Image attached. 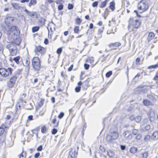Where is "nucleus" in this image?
<instances>
[{"instance_id":"1","label":"nucleus","mask_w":158,"mask_h":158,"mask_svg":"<svg viewBox=\"0 0 158 158\" xmlns=\"http://www.w3.org/2000/svg\"><path fill=\"white\" fill-rule=\"evenodd\" d=\"M19 33L20 31L18 28L16 26H13L8 32V38L10 41H12V40L15 38V36L19 35Z\"/></svg>"},{"instance_id":"2","label":"nucleus","mask_w":158,"mask_h":158,"mask_svg":"<svg viewBox=\"0 0 158 158\" xmlns=\"http://www.w3.org/2000/svg\"><path fill=\"white\" fill-rule=\"evenodd\" d=\"M140 23L139 20H133V18H131L129 21V24L128 26L129 30H134V28H138L140 25Z\"/></svg>"},{"instance_id":"3","label":"nucleus","mask_w":158,"mask_h":158,"mask_svg":"<svg viewBox=\"0 0 158 158\" xmlns=\"http://www.w3.org/2000/svg\"><path fill=\"white\" fill-rule=\"evenodd\" d=\"M32 65L34 70L38 73L40 70L41 66L40 59L38 57H35L32 59Z\"/></svg>"},{"instance_id":"4","label":"nucleus","mask_w":158,"mask_h":158,"mask_svg":"<svg viewBox=\"0 0 158 158\" xmlns=\"http://www.w3.org/2000/svg\"><path fill=\"white\" fill-rule=\"evenodd\" d=\"M6 48L9 50L10 55L15 56L17 53V48L16 46L12 43L8 44L6 46Z\"/></svg>"},{"instance_id":"5","label":"nucleus","mask_w":158,"mask_h":158,"mask_svg":"<svg viewBox=\"0 0 158 158\" xmlns=\"http://www.w3.org/2000/svg\"><path fill=\"white\" fill-rule=\"evenodd\" d=\"M13 69L11 68L7 69L0 68V74L4 77H6L10 74L11 75Z\"/></svg>"},{"instance_id":"6","label":"nucleus","mask_w":158,"mask_h":158,"mask_svg":"<svg viewBox=\"0 0 158 158\" xmlns=\"http://www.w3.org/2000/svg\"><path fill=\"white\" fill-rule=\"evenodd\" d=\"M78 149H71L69 151L68 158H77L78 154Z\"/></svg>"},{"instance_id":"7","label":"nucleus","mask_w":158,"mask_h":158,"mask_svg":"<svg viewBox=\"0 0 158 158\" xmlns=\"http://www.w3.org/2000/svg\"><path fill=\"white\" fill-rule=\"evenodd\" d=\"M34 52L36 54L39 55L41 53V55H42L45 53L46 50L44 48L39 46L35 47Z\"/></svg>"},{"instance_id":"8","label":"nucleus","mask_w":158,"mask_h":158,"mask_svg":"<svg viewBox=\"0 0 158 158\" xmlns=\"http://www.w3.org/2000/svg\"><path fill=\"white\" fill-rule=\"evenodd\" d=\"M17 77L15 76H12L10 79L9 81L7 82V86L9 88H12L14 85Z\"/></svg>"},{"instance_id":"9","label":"nucleus","mask_w":158,"mask_h":158,"mask_svg":"<svg viewBox=\"0 0 158 158\" xmlns=\"http://www.w3.org/2000/svg\"><path fill=\"white\" fill-rule=\"evenodd\" d=\"M110 136L114 140L116 139L118 137V132L116 131V130L111 128L110 130Z\"/></svg>"},{"instance_id":"10","label":"nucleus","mask_w":158,"mask_h":158,"mask_svg":"<svg viewBox=\"0 0 158 158\" xmlns=\"http://www.w3.org/2000/svg\"><path fill=\"white\" fill-rule=\"evenodd\" d=\"M148 116L150 121L152 122H153L155 119V114L154 111L152 109H150L148 112Z\"/></svg>"},{"instance_id":"11","label":"nucleus","mask_w":158,"mask_h":158,"mask_svg":"<svg viewBox=\"0 0 158 158\" xmlns=\"http://www.w3.org/2000/svg\"><path fill=\"white\" fill-rule=\"evenodd\" d=\"M123 135L126 139H131L132 137V135L129 131H127L124 132L123 133Z\"/></svg>"},{"instance_id":"12","label":"nucleus","mask_w":158,"mask_h":158,"mask_svg":"<svg viewBox=\"0 0 158 158\" xmlns=\"http://www.w3.org/2000/svg\"><path fill=\"white\" fill-rule=\"evenodd\" d=\"M140 5H141L143 11H144L147 10L148 8V6L145 3L142 1H141L138 5L139 6Z\"/></svg>"},{"instance_id":"13","label":"nucleus","mask_w":158,"mask_h":158,"mask_svg":"<svg viewBox=\"0 0 158 158\" xmlns=\"http://www.w3.org/2000/svg\"><path fill=\"white\" fill-rule=\"evenodd\" d=\"M13 20V17L9 16H6L4 19L5 22L6 24H10Z\"/></svg>"},{"instance_id":"14","label":"nucleus","mask_w":158,"mask_h":158,"mask_svg":"<svg viewBox=\"0 0 158 158\" xmlns=\"http://www.w3.org/2000/svg\"><path fill=\"white\" fill-rule=\"evenodd\" d=\"M121 45L120 43L119 42H115L114 43H110L108 45V46L110 47H119Z\"/></svg>"},{"instance_id":"15","label":"nucleus","mask_w":158,"mask_h":158,"mask_svg":"<svg viewBox=\"0 0 158 158\" xmlns=\"http://www.w3.org/2000/svg\"><path fill=\"white\" fill-rule=\"evenodd\" d=\"M12 41H13L12 43L13 44L19 46L21 42V40L20 39L14 38V40H12L11 42Z\"/></svg>"},{"instance_id":"16","label":"nucleus","mask_w":158,"mask_h":158,"mask_svg":"<svg viewBox=\"0 0 158 158\" xmlns=\"http://www.w3.org/2000/svg\"><path fill=\"white\" fill-rule=\"evenodd\" d=\"M107 154L110 157H113L115 155L114 152L111 149H108L107 151Z\"/></svg>"},{"instance_id":"17","label":"nucleus","mask_w":158,"mask_h":158,"mask_svg":"<svg viewBox=\"0 0 158 158\" xmlns=\"http://www.w3.org/2000/svg\"><path fill=\"white\" fill-rule=\"evenodd\" d=\"M155 35L152 32H150L149 33L148 37V42L152 40L154 37Z\"/></svg>"},{"instance_id":"18","label":"nucleus","mask_w":158,"mask_h":158,"mask_svg":"<svg viewBox=\"0 0 158 158\" xmlns=\"http://www.w3.org/2000/svg\"><path fill=\"white\" fill-rule=\"evenodd\" d=\"M152 138L154 140H156L158 139V131H155L152 134Z\"/></svg>"},{"instance_id":"19","label":"nucleus","mask_w":158,"mask_h":158,"mask_svg":"<svg viewBox=\"0 0 158 158\" xmlns=\"http://www.w3.org/2000/svg\"><path fill=\"white\" fill-rule=\"evenodd\" d=\"M24 11L26 13L31 17H32L35 15V12H30L27 9H25Z\"/></svg>"},{"instance_id":"20","label":"nucleus","mask_w":158,"mask_h":158,"mask_svg":"<svg viewBox=\"0 0 158 158\" xmlns=\"http://www.w3.org/2000/svg\"><path fill=\"white\" fill-rule=\"evenodd\" d=\"M115 3L114 1H112L110 3L109 8L112 11H113L115 9Z\"/></svg>"},{"instance_id":"21","label":"nucleus","mask_w":158,"mask_h":158,"mask_svg":"<svg viewBox=\"0 0 158 158\" xmlns=\"http://www.w3.org/2000/svg\"><path fill=\"white\" fill-rule=\"evenodd\" d=\"M95 101H92L91 99H89L88 100V102L86 104L89 107L93 105V104L95 102Z\"/></svg>"},{"instance_id":"22","label":"nucleus","mask_w":158,"mask_h":158,"mask_svg":"<svg viewBox=\"0 0 158 158\" xmlns=\"http://www.w3.org/2000/svg\"><path fill=\"white\" fill-rule=\"evenodd\" d=\"M106 139L107 141L109 143H111L114 140V139H112V138L110 135H107Z\"/></svg>"},{"instance_id":"23","label":"nucleus","mask_w":158,"mask_h":158,"mask_svg":"<svg viewBox=\"0 0 158 158\" xmlns=\"http://www.w3.org/2000/svg\"><path fill=\"white\" fill-rule=\"evenodd\" d=\"M143 103L144 105L146 106H149L150 105L151 102L150 101L145 99L143 101Z\"/></svg>"},{"instance_id":"24","label":"nucleus","mask_w":158,"mask_h":158,"mask_svg":"<svg viewBox=\"0 0 158 158\" xmlns=\"http://www.w3.org/2000/svg\"><path fill=\"white\" fill-rule=\"evenodd\" d=\"M25 62L24 64H23L24 66L26 67H28L30 64V61L29 58H28L26 59L25 60Z\"/></svg>"},{"instance_id":"25","label":"nucleus","mask_w":158,"mask_h":158,"mask_svg":"<svg viewBox=\"0 0 158 158\" xmlns=\"http://www.w3.org/2000/svg\"><path fill=\"white\" fill-rule=\"evenodd\" d=\"M20 59V57L19 56H17L14 58L13 60L17 64H19Z\"/></svg>"},{"instance_id":"26","label":"nucleus","mask_w":158,"mask_h":158,"mask_svg":"<svg viewBox=\"0 0 158 158\" xmlns=\"http://www.w3.org/2000/svg\"><path fill=\"white\" fill-rule=\"evenodd\" d=\"M40 29L39 26H35L32 27V32H35L38 31Z\"/></svg>"},{"instance_id":"27","label":"nucleus","mask_w":158,"mask_h":158,"mask_svg":"<svg viewBox=\"0 0 158 158\" xmlns=\"http://www.w3.org/2000/svg\"><path fill=\"white\" fill-rule=\"evenodd\" d=\"M107 0H105V1L102 2L101 4V5L100 6V7L101 8H102L105 7L107 4Z\"/></svg>"},{"instance_id":"28","label":"nucleus","mask_w":158,"mask_h":158,"mask_svg":"<svg viewBox=\"0 0 158 158\" xmlns=\"http://www.w3.org/2000/svg\"><path fill=\"white\" fill-rule=\"evenodd\" d=\"M158 67V65H157V64H155V65H150L148 67V69H156Z\"/></svg>"},{"instance_id":"29","label":"nucleus","mask_w":158,"mask_h":158,"mask_svg":"<svg viewBox=\"0 0 158 158\" xmlns=\"http://www.w3.org/2000/svg\"><path fill=\"white\" fill-rule=\"evenodd\" d=\"M80 30L79 29V27L78 26H76L74 29V31L75 33H78Z\"/></svg>"},{"instance_id":"30","label":"nucleus","mask_w":158,"mask_h":158,"mask_svg":"<svg viewBox=\"0 0 158 158\" xmlns=\"http://www.w3.org/2000/svg\"><path fill=\"white\" fill-rule=\"evenodd\" d=\"M92 148H100L101 147V145H99L98 143H96L93 144L92 146Z\"/></svg>"},{"instance_id":"31","label":"nucleus","mask_w":158,"mask_h":158,"mask_svg":"<svg viewBox=\"0 0 158 158\" xmlns=\"http://www.w3.org/2000/svg\"><path fill=\"white\" fill-rule=\"evenodd\" d=\"M135 121L137 123H139L141 120V117L140 116H137L135 118Z\"/></svg>"},{"instance_id":"32","label":"nucleus","mask_w":158,"mask_h":158,"mask_svg":"<svg viewBox=\"0 0 158 158\" xmlns=\"http://www.w3.org/2000/svg\"><path fill=\"white\" fill-rule=\"evenodd\" d=\"M47 131V127L45 126H44L41 128V132L43 133H45Z\"/></svg>"},{"instance_id":"33","label":"nucleus","mask_w":158,"mask_h":158,"mask_svg":"<svg viewBox=\"0 0 158 158\" xmlns=\"http://www.w3.org/2000/svg\"><path fill=\"white\" fill-rule=\"evenodd\" d=\"M138 132V130L136 129H133L132 130V134L134 135H136Z\"/></svg>"},{"instance_id":"34","label":"nucleus","mask_w":158,"mask_h":158,"mask_svg":"<svg viewBox=\"0 0 158 158\" xmlns=\"http://www.w3.org/2000/svg\"><path fill=\"white\" fill-rule=\"evenodd\" d=\"M62 51V47H60L58 48L56 51V53L59 55H60Z\"/></svg>"},{"instance_id":"35","label":"nucleus","mask_w":158,"mask_h":158,"mask_svg":"<svg viewBox=\"0 0 158 158\" xmlns=\"http://www.w3.org/2000/svg\"><path fill=\"white\" fill-rule=\"evenodd\" d=\"M112 72L111 71H110L107 72L106 74V77H109L112 74Z\"/></svg>"},{"instance_id":"36","label":"nucleus","mask_w":158,"mask_h":158,"mask_svg":"<svg viewBox=\"0 0 158 158\" xmlns=\"http://www.w3.org/2000/svg\"><path fill=\"white\" fill-rule=\"evenodd\" d=\"M147 97L149 99L152 100H156L155 98L152 95H148Z\"/></svg>"},{"instance_id":"37","label":"nucleus","mask_w":158,"mask_h":158,"mask_svg":"<svg viewBox=\"0 0 158 158\" xmlns=\"http://www.w3.org/2000/svg\"><path fill=\"white\" fill-rule=\"evenodd\" d=\"M138 149H129V151L132 153H134L137 152Z\"/></svg>"},{"instance_id":"38","label":"nucleus","mask_w":158,"mask_h":158,"mask_svg":"<svg viewBox=\"0 0 158 158\" xmlns=\"http://www.w3.org/2000/svg\"><path fill=\"white\" fill-rule=\"evenodd\" d=\"M82 19L80 18H77L76 19V21L78 24H80L82 22Z\"/></svg>"},{"instance_id":"39","label":"nucleus","mask_w":158,"mask_h":158,"mask_svg":"<svg viewBox=\"0 0 158 158\" xmlns=\"http://www.w3.org/2000/svg\"><path fill=\"white\" fill-rule=\"evenodd\" d=\"M98 4V1H96L93 2L92 6L93 7H97Z\"/></svg>"},{"instance_id":"40","label":"nucleus","mask_w":158,"mask_h":158,"mask_svg":"<svg viewBox=\"0 0 158 158\" xmlns=\"http://www.w3.org/2000/svg\"><path fill=\"white\" fill-rule=\"evenodd\" d=\"M150 138V136L149 135H147L145 136L144 138L145 141L147 142L148 141Z\"/></svg>"},{"instance_id":"41","label":"nucleus","mask_w":158,"mask_h":158,"mask_svg":"<svg viewBox=\"0 0 158 158\" xmlns=\"http://www.w3.org/2000/svg\"><path fill=\"white\" fill-rule=\"evenodd\" d=\"M68 9L69 10L72 9L73 8V6L72 4L69 3L68 5Z\"/></svg>"},{"instance_id":"42","label":"nucleus","mask_w":158,"mask_h":158,"mask_svg":"<svg viewBox=\"0 0 158 158\" xmlns=\"http://www.w3.org/2000/svg\"><path fill=\"white\" fill-rule=\"evenodd\" d=\"M63 5L62 4L59 5L58 7V10L60 11L62 10L63 8Z\"/></svg>"},{"instance_id":"43","label":"nucleus","mask_w":158,"mask_h":158,"mask_svg":"<svg viewBox=\"0 0 158 158\" xmlns=\"http://www.w3.org/2000/svg\"><path fill=\"white\" fill-rule=\"evenodd\" d=\"M44 103V100H43L42 99H41V100L40 101L38 104V105L40 107H41L43 105Z\"/></svg>"},{"instance_id":"44","label":"nucleus","mask_w":158,"mask_h":158,"mask_svg":"<svg viewBox=\"0 0 158 158\" xmlns=\"http://www.w3.org/2000/svg\"><path fill=\"white\" fill-rule=\"evenodd\" d=\"M81 89L80 86H77L75 88V90L76 92H79L80 91Z\"/></svg>"},{"instance_id":"45","label":"nucleus","mask_w":158,"mask_h":158,"mask_svg":"<svg viewBox=\"0 0 158 158\" xmlns=\"http://www.w3.org/2000/svg\"><path fill=\"white\" fill-rule=\"evenodd\" d=\"M64 115V113L63 112H61L58 116V117L60 119L62 118Z\"/></svg>"},{"instance_id":"46","label":"nucleus","mask_w":158,"mask_h":158,"mask_svg":"<svg viewBox=\"0 0 158 158\" xmlns=\"http://www.w3.org/2000/svg\"><path fill=\"white\" fill-rule=\"evenodd\" d=\"M135 116L133 114H131L129 117V119L131 121H133L135 119Z\"/></svg>"},{"instance_id":"47","label":"nucleus","mask_w":158,"mask_h":158,"mask_svg":"<svg viewBox=\"0 0 158 158\" xmlns=\"http://www.w3.org/2000/svg\"><path fill=\"white\" fill-rule=\"evenodd\" d=\"M57 132V130L56 128H53L52 131V133L53 135L55 134Z\"/></svg>"},{"instance_id":"48","label":"nucleus","mask_w":158,"mask_h":158,"mask_svg":"<svg viewBox=\"0 0 158 158\" xmlns=\"http://www.w3.org/2000/svg\"><path fill=\"white\" fill-rule=\"evenodd\" d=\"M115 32V31L113 30V29H112L111 30H108L107 31V34H109L111 33H114Z\"/></svg>"},{"instance_id":"49","label":"nucleus","mask_w":158,"mask_h":158,"mask_svg":"<svg viewBox=\"0 0 158 158\" xmlns=\"http://www.w3.org/2000/svg\"><path fill=\"white\" fill-rule=\"evenodd\" d=\"M148 156V152H145L143 153V158H147Z\"/></svg>"},{"instance_id":"50","label":"nucleus","mask_w":158,"mask_h":158,"mask_svg":"<svg viewBox=\"0 0 158 158\" xmlns=\"http://www.w3.org/2000/svg\"><path fill=\"white\" fill-rule=\"evenodd\" d=\"M21 107L20 105L19 104H18L16 105V111H17L18 110H20Z\"/></svg>"},{"instance_id":"51","label":"nucleus","mask_w":158,"mask_h":158,"mask_svg":"<svg viewBox=\"0 0 158 158\" xmlns=\"http://www.w3.org/2000/svg\"><path fill=\"white\" fill-rule=\"evenodd\" d=\"M84 67L85 69L86 70H87L89 69V64H87L85 63L84 65Z\"/></svg>"},{"instance_id":"52","label":"nucleus","mask_w":158,"mask_h":158,"mask_svg":"<svg viewBox=\"0 0 158 158\" xmlns=\"http://www.w3.org/2000/svg\"><path fill=\"white\" fill-rule=\"evenodd\" d=\"M105 15L106 16L109 14V11L107 8H106L105 10L104 11Z\"/></svg>"},{"instance_id":"53","label":"nucleus","mask_w":158,"mask_h":158,"mask_svg":"<svg viewBox=\"0 0 158 158\" xmlns=\"http://www.w3.org/2000/svg\"><path fill=\"white\" fill-rule=\"evenodd\" d=\"M142 136L140 134H138V135L136 136V139H137L139 140L141 138Z\"/></svg>"},{"instance_id":"54","label":"nucleus","mask_w":158,"mask_h":158,"mask_svg":"<svg viewBox=\"0 0 158 158\" xmlns=\"http://www.w3.org/2000/svg\"><path fill=\"white\" fill-rule=\"evenodd\" d=\"M145 130L147 131H148L150 129V126L149 125H147L145 127Z\"/></svg>"},{"instance_id":"55","label":"nucleus","mask_w":158,"mask_h":158,"mask_svg":"<svg viewBox=\"0 0 158 158\" xmlns=\"http://www.w3.org/2000/svg\"><path fill=\"white\" fill-rule=\"evenodd\" d=\"M40 153L38 152L36 153L34 155V157L35 158H38L40 156Z\"/></svg>"},{"instance_id":"56","label":"nucleus","mask_w":158,"mask_h":158,"mask_svg":"<svg viewBox=\"0 0 158 158\" xmlns=\"http://www.w3.org/2000/svg\"><path fill=\"white\" fill-rule=\"evenodd\" d=\"M153 79L155 80H158V71L156 73L155 76L154 77Z\"/></svg>"},{"instance_id":"57","label":"nucleus","mask_w":158,"mask_h":158,"mask_svg":"<svg viewBox=\"0 0 158 158\" xmlns=\"http://www.w3.org/2000/svg\"><path fill=\"white\" fill-rule=\"evenodd\" d=\"M140 61V59L139 57H137L136 59V64H139V62Z\"/></svg>"},{"instance_id":"58","label":"nucleus","mask_w":158,"mask_h":158,"mask_svg":"<svg viewBox=\"0 0 158 158\" xmlns=\"http://www.w3.org/2000/svg\"><path fill=\"white\" fill-rule=\"evenodd\" d=\"M4 131V129L0 127V136L3 134Z\"/></svg>"},{"instance_id":"59","label":"nucleus","mask_w":158,"mask_h":158,"mask_svg":"<svg viewBox=\"0 0 158 158\" xmlns=\"http://www.w3.org/2000/svg\"><path fill=\"white\" fill-rule=\"evenodd\" d=\"M33 136V134H30L29 135V137H28L29 138L27 139V142H29L30 141V140L29 139V138H32Z\"/></svg>"},{"instance_id":"60","label":"nucleus","mask_w":158,"mask_h":158,"mask_svg":"<svg viewBox=\"0 0 158 158\" xmlns=\"http://www.w3.org/2000/svg\"><path fill=\"white\" fill-rule=\"evenodd\" d=\"M28 119L30 121L33 120V116L32 115H30L28 117Z\"/></svg>"},{"instance_id":"61","label":"nucleus","mask_w":158,"mask_h":158,"mask_svg":"<svg viewBox=\"0 0 158 158\" xmlns=\"http://www.w3.org/2000/svg\"><path fill=\"white\" fill-rule=\"evenodd\" d=\"M104 29V27H102V29H99L98 30V33H99L101 34H102V33L103 31V29Z\"/></svg>"},{"instance_id":"62","label":"nucleus","mask_w":158,"mask_h":158,"mask_svg":"<svg viewBox=\"0 0 158 158\" xmlns=\"http://www.w3.org/2000/svg\"><path fill=\"white\" fill-rule=\"evenodd\" d=\"M73 65L72 64L70 66L68 69V71H71L73 69Z\"/></svg>"},{"instance_id":"63","label":"nucleus","mask_w":158,"mask_h":158,"mask_svg":"<svg viewBox=\"0 0 158 158\" xmlns=\"http://www.w3.org/2000/svg\"><path fill=\"white\" fill-rule=\"evenodd\" d=\"M102 37V34L99 33H98L97 34V38H98V39H99L100 38H101Z\"/></svg>"},{"instance_id":"64","label":"nucleus","mask_w":158,"mask_h":158,"mask_svg":"<svg viewBox=\"0 0 158 158\" xmlns=\"http://www.w3.org/2000/svg\"><path fill=\"white\" fill-rule=\"evenodd\" d=\"M44 43L45 44H48V40L46 38L44 40Z\"/></svg>"}]
</instances>
